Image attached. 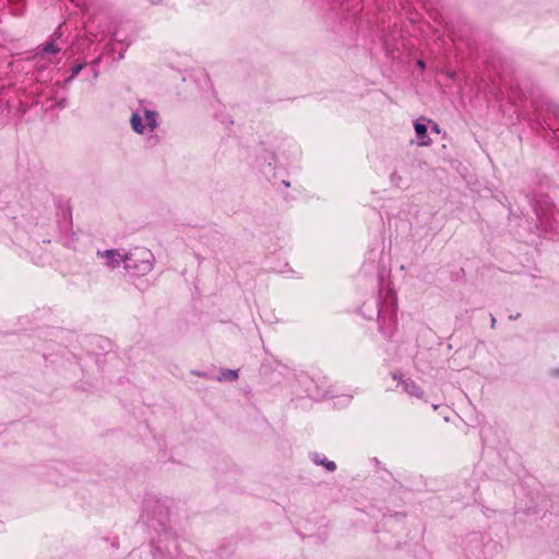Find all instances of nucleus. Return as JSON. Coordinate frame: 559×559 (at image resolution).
Masks as SVG:
<instances>
[{"label": "nucleus", "mask_w": 559, "mask_h": 559, "mask_svg": "<svg viewBox=\"0 0 559 559\" xmlns=\"http://www.w3.org/2000/svg\"><path fill=\"white\" fill-rule=\"evenodd\" d=\"M154 265V254L146 248H135L124 255V269L132 276L150 273Z\"/></svg>", "instance_id": "obj_1"}, {"label": "nucleus", "mask_w": 559, "mask_h": 559, "mask_svg": "<svg viewBox=\"0 0 559 559\" xmlns=\"http://www.w3.org/2000/svg\"><path fill=\"white\" fill-rule=\"evenodd\" d=\"M130 122L133 131L139 134H142L146 128L153 131L157 128V112L144 109L143 117L139 112H133Z\"/></svg>", "instance_id": "obj_2"}, {"label": "nucleus", "mask_w": 559, "mask_h": 559, "mask_svg": "<svg viewBox=\"0 0 559 559\" xmlns=\"http://www.w3.org/2000/svg\"><path fill=\"white\" fill-rule=\"evenodd\" d=\"M377 316L379 322V332L382 333L386 338L392 337L395 326V316L393 313H388L386 310L380 308L379 302H377Z\"/></svg>", "instance_id": "obj_3"}, {"label": "nucleus", "mask_w": 559, "mask_h": 559, "mask_svg": "<svg viewBox=\"0 0 559 559\" xmlns=\"http://www.w3.org/2000/svg\"><path fill=\"white\" fill-rule=\"evenodd\" d=\"M144 510L160 524H164L169 513L167 507L160 500L154 498L145 500Z\"/></svg>", "instance_id": "obj_4"}, {"label": "nucleus", "mask_w": 559, "mask_h": 559, "mask_svg": "<svg viewBox=\"0 0 559 559\" xmlns=\"http://www.w3.org/2000/svg\"><path fill=\"white\" fill-rule=\"evenodd\" d=\"M392 378L399 381V383L403 388V391L408 395L415 396L417 399H421L424 396L423 390L420 389L419 385H417V383L414 380L409 378L404 379L403 376H399L397 373H393Z\"/></svg>", "instance_id": "obj_5"}, {"label": "nucleus", "mask_w": 559, "mask_h": 559, "mask_svg": "<svg viewBox=\"0 0 559 559\" xmlns=\"http://www.w3.org/2000/svg\"><path fill=\"white\" fill-rule=\"evenodd\" d=\"M97 254L105 259V264L116 269L121 262L124 263V255H122L118 250L109 249L105 251H98Z\"/></svg>", "instance_id": "obj_6"}, {"label": "nucleus", "mask_w": 559, "mask_h": 559, "mask_svg": "<svg viewBox=\"0 0 559 559\" xmlns=\"http://www.w3.org/2000/svg\"><path fill=\"white\" fill-rule=\"evenodd\" d=\"M414 128L418 139V145L428 146L431 143V140L427 134V126L424 122L417 120L414 124Z\"/></svg>", "instance_id": "obj_7"}, {"label": "nucleus", "mask_w": 559, "mask_h": 559, "mask_svg": "<svg viewBox=\"0 0 559 559\" xmlns=\"http://www.w3.org/2000/svg\"><path fill=\"white\" fill-rule=\"evenodd\" d=\"M312 461L317 465H323L329 472H334L336 469V464L333 461H329L319 453L312 454Z\"/></svg>", "instance_id": "obj_8"}, {"label": "nucleus", "mask_w": 559, "mask_h": 559, "mask_svg": "<svg viewBox=\"0 0 559 559\" xmlns=\"http://www.w3.org/2000/svg\"><path fill=\"white\" fill-rule=\"evenodd\" d=\"M60 51V47L55 44L53 40L44 44L40 50L36 53L37 58H41L43 55H56Z\"/></svg>", "instance_id": "obj_9"}, {"label": "nucleus", "mask_w": 559, "mask_h": 559, "mask_svg": "<svg viewBox=\"0 0 559 559\" xmlns=\"http://www.w3.org/2000/svg\"><path fill=\"white\" fill-rule=\"evenodd\" d=\"M547 111L554 117L555 122L548 123L549 128L552 129L557 127L559 130V106L557 104H548Z\"/></svg>", "instance_id": "obj_10"}, {"label": "nucleus", "mask_w": 559, "mask_h": 559, "mask_svg": "<svg viewBox=\"0 0 559 559\" xmlns=\"http://www.w3.org/2000/svg\"><path fill=\"white\" fill-rule=\"evenodd\" d=\"M238 379V370L233 369H222L221 376L218 377L219 381H235Z\"/></svg>", "instance_id": "obj_11"}, {"label": "nucleus", "mask_w": 559, "mask_h": 559, "mask_svg": "<svg viewBox=\"0 0 559 559\" xmlns=\"http://www.w3.org/2000/svg\"><path fill=\"white\" fill-rule=\"evenodd\" d=\"M390 181L393 187L403 188V177L397 171L391 174Z\"/></svg>", "instance_id": "obj_12"}, {"label": "nucleus", "mask_w": 559, "mask_h": 559, "mask_svg": "<svg viewBox=\"0 0 559 559\" xmlns=\"http://www.w3.org/2000/svg\"><path fill=\"white\" fill-rule=\"evenodd\" d=\"M85 67V63H80V64H76L74 66L72 69H71V76L72 78H75L81 71L82 69Z\"/></svg>", "instance_id": "obj_13"}, {"label": "nucleus", "mask_w": 559, "mask_h": 559, "mask_svg": "<svg viewBox=\"0 0 559 559\" xmlns=\"http://www.w3.org/2000/svg\"><path fill=\"white\" fill-rule=\"evenodd\" d=\"M549 377L559 378V368H552L548 371Z\"/></svg>", "instance_id": "obj_14"}, {"label": "nucleus", "mask_w": 559, "mask_h": 559, "mask_svg": "<svg viewBox=\"0 0 559 559\" xmlns=\"http://www.w3.org/2000/svg\"><path fill=\"white\" fill-rule=\"evenodd\" d=\"M74 80V78H72L71 75L66 79L62 83V86L66 87L68 84H70L72 81Z\"/></svg>", "instance_id": "obj_15"}, {"label": "nucleus", "mask_w": 559, "mask_h": 559, "mask_svg": "<svg viewBox=\"0 0 559 559\" xmlns=\"http://www.w3.org/2000/svg\"><path fill=\"white\" fill-rule=\"evenodd\" d=\"M496 323H497V320H496V318L491 314V316H490V325H491V328H492V329H495V328H496Z\"/></svg>", "instance_id": "obj_16"}, {"label": "nucleus", "mask_w": 559, "mask_h": 559, "mask_svg": "<svg viewBox=\"0 0 559 559\" xmlns=\"http://www.w3.org/2000/svg\"><path fill=\"white\" fill-rule=\"evenodd\" d=\"M417 66L420 68V69H424L426 67L425 64V61L424 60H418L417 61Z\"/></svg>", "instance_id": "obj_17"}, {"label": "nucleus", "mask_w": 559, "mask_h": 559, "mask_svg": "<svg viewBox=\"0 0 559 559\" xmlns=\"http://www.w3.org/2000/svg\"><path fill=\"white\" fill-rule=\"evenodd\" d=\"M432 131H435V132L439 133V131H440L439 126H438V124H435V126L432 127Z\"/></svg>", "instance_id": "obj_18"}, {"label": "nucleus", "mask_w": 559, "mask_h": 559, "mask_svg": "<svg viewBox=\"0 0 559 559\" xmlns=\"http://www.w3.org/2000/svg\"><path fill=\"white\" fill-rule=\"evenodd\" d=\"M66 103H67V100H66V99H62V100H60L59 106H60V107H64V106H66Z\"/></svg>", "instance_id": "obj_19"}, {"label": "nucleus", "mask_w": 559, "mask_h": 559, "mask_svg": "<svg viewBox=\"0 0 559 559\" xmlns=\"http://www.w3.org/2000/svg\"><path fill=\"white\" fill-rule=\"evenodd\" d=\"M112 36L115 40L122 41V39L118 38L117 33H115Z\"/></svg>", "instance_id": "obj_20"}, {"label": "nucleus", "mask_w": 559, "mask_h": 559, "mask_svg": "<svg viewBox=\"0 0 559 559\" xmlns=\"http://www.w3.org/2000/svg\"><path fill=\"white\" fill-rule=\"evenodd\" d=\"M518 318H519V314H516V316H515V314L510 316V319H511V320H515V319H518Z\"/></svg>", "instance_id": "obj_21"}, {"label": "nucleus", "mask_w": 559, "mask_h": 559, "mask_svg": "<svg viewBox=\"0 0 559 559\" xmlns=\"http://www.w3.org/2000/svg\"><path fill=\"white\" fill-rule=\"evenodd\" d=\"M93 74H94L95 78H97V75H98L96 70L93 71Z\"/></svg>", "instance_id": "obj_22"}]
</instances>
